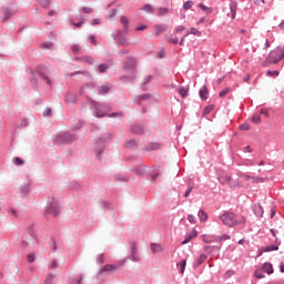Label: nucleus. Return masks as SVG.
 Here are the masks:
<instances>
[{"label": "nucleus", "mask_w": 284, "mask_h": 284, "mask_svg": "<svg viewBox=\"0 0 284 284\" xmlns=\"http://www.w3.org/2000/svg\"><path fill=\"white\" fill-rule=\"evenodd\" d=\"M75 61H82L88 65H94V59L91 55H84L82 58H75Z\"/></svg>", "instance_id": "10"}, {"label": "nucleus", "mask_w": 284, "mask_h": 284, "mask_svg": "<svg viewBox=\"0 0 284 284\" xmlns=\"http://www.w3.org/2000/svg\"><path fill=\"white\" fill-rule=\"evenodd\" d=\"M71 51L73 52V54H79V52L81 51V48H79L78 44H73L71 45Z\"/></svg>", "instance_id": "38"}, {"label": "nucleus", "mask_w": 284, "mask_h": 284, "mask_svg": "<svg viewBox=\"0 0 284 284\" xmlns=\"http://www.w3.org/2000/svg\"><path fill=\"white\" fill-rule=\"evenodd\" d=\"M250 179H252V181H254V182L261 181V183H263V181H265V179H263V178H255L252 175H246V181H250Z\"/></svg>", "instance_id": "35"}, {"label": "nucleus", "mask_w": 284, "mask_h": 284, "mask_svg": "<svg viewBox=\"0 0 284 284\" xmlns=\"http://www.w3.org/2000/svg\"><path fill=\"white\" fill-rule=\"evenodd\" d=\"M42 8H50V0H39Z\"/></svg>", "instance_id": "40"}, {"label": "nucleus", "mask_w": 284, "mask_h": 284, "mask_svg": "<svg viewBox=\"0 0 284 284\" xmlns=\"http://www.w3.org/2000/svg\"><path fill=\"white\" fill-rule=\"evenodd\" d=\"M280 272H282V274H284V264L283 263L280 264Z\"/></svg>", "instance_id": "63"}, {"label": "nucleus", "mask_w": 284, "mask_h": 284, "mask_svg": "<svg viewBox=\"0 0 284 284\" xmlns=\"http://www.w3.org/2000/svg\"><path fill=\"white\" fill-rule=\"evenodd\" d=\"M252 122L255 124L261 123V115L260 114H255L252 116Z\"/></svg>", "instance_id": "39"}, {"label": "nucleus", "mask_w": 284, "mask_h": 284, "mask_svg": "<svg viewBox=\"0 0 284 284\" xmlns=\"http://www.w3.org/2000/svg\"><path fill=\"white\" fill-rule=\"evenodd\" d=\"M260 114H263L264 116H270V111H267L266 108H263L260 110Z\"/></svg>", "instance_id": "46"}, {"label": "nucleus", "mask_w": 284, "mask_h": 284, "mask_svg": "<svg viewBox=\"0 0 284 284\" xmlns=\"http://www.w3.org/2000/svg\"><path fill=\"white\" fill-rule=\"evenodd\" d=\"M27 258H28V262L29 263H34V254H29L28 256H27Z\"/></svg>", "instance_id": "51"}, {"label": "nucleus", "mask_w": 284, "mask_h": 284, "mask_svg": "<svg viewBox=\"0 0 284 284\" xmlns=\"http://www.w3.org/2000/svg\"><path fill=\"white\" fill-rule=\"evenodd\" d=\"M132 261H141V257L139 256V250L136 248V243H132Z\"/></svg>", "instance_id": "11"}, {"label": "nucleus", "mask_w": 284, "mask_h": 284, "mask_svg": "<svg viewBox=\"0 0 284 284\" xmlns=\"http://www.w3.org/2000/svg\"><path fill=\"white\" fill-rule=\"evenodd\" d=\"M250 124L248 123H243L240 125V130H242V132H247V130H250Z\"/></svg>", "instance_id": "41"}, {"label": "nucleus", "mask_w": 284, "mask_h": 284, "mask_svg": "<svg viewBox=\"0 0 284 284\" xmlns=\"http://www.w3.org/2000/svg\"><path fill=\"white\" fill-rule=\"evenodd\" d=\"M190 34H193V37H201V31L194 27L190 29Z\"/></svg>", "instance_id": "31"}, {"label": "nucleus", "mask_w": 284, "mask_h": 284, "mask_svg": "<svg viewBox=\"0 0 284 284\" xmlns=\"http://www.w3.org/2000/svg\"><path fill=\"white\" fill-rule=\"evenodd\" d=\"M200 99L202 101H207L210 99V91H207V87L203 85L199 91Z\"/></svg>", "instance_id": "7"}, {"label": "nucleus", "mask_w": 284, "mask_h": 284, "mask_svg": "<svg viewBox=\"0 0 284 284\" xmlns=\"http://www.w3.org/2000/svg\"><path fill=\"white\" fill-rule=\"evenodd\" d=\"M105 70H108V64H100L99 65V71L100 72H105Z\"/></svg>", "instance_id": "49"}, {"label": "nucleus", "mask_w": 284, "mask_h": 284, "mask_svg": "<svg viewBox=\"0 0 284 284\" xmlns=\"http://www.w3.org/2000/svg\"><path fill=\"white\" fill-rule=\"evenodd\" d=\"M53 278H54V275H49V277L47 278L45 283L47 284H51Z\"/></svg>", "instance_id": "56"}, {"label": "nucleus", "mask_w": 284, "mask_h": 284, "mask_svg": "<svg viewBox=\"0 0 284 284\" xmlns=\"http://www.w3.org/2000/svg\"><path fill=\"white\" fill-rule=\"evenodd\" d=\"M81 12H83L84 14H92L93 10L90 7H83L82 9H80Z\"/></svg>", "instance_id": "36"}, {"label": "nucleus", "mask_w": 284, "mask_h": 284, "mask_svg": "<svg viewBox=\"0 0 284 284\" xmlns=\"http://www.w3.org/2000/svg\"><path fill=\"white\" fill-rule=\"evenodd\" d=\"M83 23H85V22L83 21V18H82V20H80L79 22H75L74 26H75V28H81V26H83Z\"/></svg>", "instance_id": "53"}, {"label": "nucleus", "mask_w": 284, "mask_h": 284, "mask_svg": "<svg viewBox=\"0 0 284 284\" xmlns=\"http://www.w3.org/2000/svg\"><path fill=\"white\" fill-rule=\"evenodd\" d=\"M262 272H265V274L271 275L274 272V266L270 262H265L262 265Z\"/></svg>", "instance_id": "9"}, {"label": "nucleus", "mask_w": 284, "mask_h": 284, "mask_svg": "<svg viewBox=\"0 0 284 284\" xmlns=\"http://www.w3.org/2000/svg\"><path fill=\"white\" fill-rule=\"evenodd\" d=\"M155 31H156V34H163V32H165V27L161 26V24H156L155 26Z\"/></svg>", "instance_id": "33"}, {"label": "nucleus", "mask_w": 284, "mask_h": 284, "mask_svg": "<svg viewBox=\"0 0 284 284\" xmlns=\"http://www.w3.org/2000/svg\"><path fill=\"white\" fill-rule=\"evenodd\" d=\"M189 223H196V217L192 214L187 215Z\"/></svg>", "instance_id": "47"}, {"label": "nucleus", "mask_w": 284, "mask_h": 284, "mask_svg": "<svg viewBox=\"0 0 284 284\" xmlns=\"http://www.w3.org/2000/svg\"><path fill=\"white\" fill-rule=\"evenodd\" d=\"M17 11L12 9H4L3 14H4V21H8L14 14Z\"/></svg>", "instance_id": "20"}, {"label": "nucleus", "mask_w": 284, "mask_h": 284, "mask_svg": "<svg viewBox=\"0 0 284 284\" xmlns=\"http://www.w3.org/2000/svg\"><path fill=\"white\" fill-rule=\"evenodd\" d=\"M271 45V42L268 39L265 40V43H264V50H267V48H270Z\"/></svg>", "instance_id": "57"}, {"label": "nucleus", "mask_w": 284, "mask_h": 284, "mask_svg": "<svg viewBox=\"0 0 284 284\" xmlns=\"http://www.w3.org/2000/svg\"><path fill=\"white\" fill-rule=\"evenodd\" d=\"M132 132H134V134H143V126L135 125L132 128Z\"/></svg>", "instance_id": "30"}, {"label": "nucleus", "mask_w": 284, "mask_h": 284, "mask_svg": "<svg viewBox=\"0 0 284 284\" xmlns=\"http://www.w3.org/2000/svg\"><path fill=\"white\" fill-rule=\"evenodd\" d=\"M264 252H278V245L271 244L268 246H263Z\"/></svg>", "instance_id": "17"}, {"label": "nucleus", "mask_w": 284, "mask_h": 284, "mask_svg": "<svg viewBox=\"0 0 284 284\" xmlns=\"http://www.w3.org/2000/svg\"><path fill=\"white\" fill-rule=\"evenodd\" d=\"M114 270H116V266L108 264L100 270V273L105 274V272H114Z\"/></svg>", "instance_id": "15"}, {"label": "nucleus", "mask_w": 284, "mask_h": 284, "mask_svg": "<svg viewBox=\"0 0 284 284\" xmlns=\"http://www.w3.org/2000/svg\"><path fill=\"white\" fill-rule=\"evenodd\" d=\"M120 23H122V26H124V30H128V23H130V21L128 20V17H125V16L121 17Z\"/></svg>", "instance_id": "32"}, {"label": "nucleus", "mask_w": 284, "mask_h": 284, "mask_svg": "<svg viewBox=\"0 0 284 284\" xmlns=\"http://www.w3.org/2000/svg\"><path fill=\"white\" fill-rule=\"evenodd\" d=\"M194 190V183L193 182H189L187 183V189L184 193V199H187L190 196V194H192V191Z\"/></svg>", "instance_id": "18"}, {"label": "nucleus", "mask_w": 284, "mask_h": 284, "mask_svg": "<svg viewBox=\"0 0 284 284\" xmlns=\"http://www.w3.org/2000/svg\"><path fill=\"white\" fill-rule=\"evenodd\" d=\"M13 163H14L16 165H23V160H21L20 158H14V159H13Z\"/></svg>", "instance_id": "45"}, {"label": "nucleus", "mask_w": 284, "mask_h": 284, "mask_svg": "<svg viewBox=\"0 0 284 284\" xmlns=\"http://www.w3.org/2000/svg\"><path fill=\"white\" fill-rule=\"evenodd\" d=\"M254 276L255 278H265V274L258 270L255 271Z\"/></svg>", "instance_id": "42"}, {"label": "nucleus", "mask_w": 284, "mask_h": 284, "mask_svg": "<svg viewBox=\"0 0 284 284\" xmlns=\"http://www.w3.org/2000/svg\"><path fill=\"white\" fill-rule=\"evenodd\" d=\"M48 212L52 214V216H59V205H57V203L49 205Z\"/></svg>", "instance_id": "12"}, {"label": "nucleus", "mask_w": 284, "mask_h": 284, "mask_svg": "<svg viewBox=\"0 0 284 284\" xmlns=\"http://www.w3.org/2000/svg\"><path fill=\"white\" fill-rule=\"evenodd\" d=\"M165 57V51L158 52V59H163Z\"/></svg>", "instance_id": "59"}, {"label": "nucleus", "mask_w": 284, "mask_h": 284, "mask_svg": "<svg viewBox=\"0 0 284 284\" xmlns=\"http://www.w3.org/2000/svg\"><path fill=\"white\" fill-rule=\"evenodd\" d=\"M221 240H222V241H230V235H229V234H223V235L221 236Z\"/></svg>", "instance_id": "60"}, {"label": "nucleus", "mask_w": 284, "mask_h": 284, "mask_svg": "<svg viewBox=\"0 0 284 284\" xmlns=\"http://www.w3.org/2000/svg\"><path fill=\"white\" fill-rule=\"evenodd\" d=\"M244 152H252V148H251L250 145H246V146L244 148Z\"/></svg>", "instance_id": "62"}, {"label": "nucleus", "mask_w": 284, "mask_h": 284, "mask_svg": "<svg viewBox=\"0 0 284 284\" xmlns=\"http://www.w3.org/2000/svg\"><path fill=\"white\" fill-rule=\"evenodd\" d=\"M144 12H154V8H152L150 4H145L143 7Z\"/></svg>", "instance_id": "44"}, {"label": "nucleus", "mask_w": 284, "mask_h": 284, "mask_svg": "<svg viewBox=\"0 0 284 284\" xmlns=\"http://www.w3.org/2000/svg\"><path fill=\"white\" fill-rule=\"evenodd\" d=\"M213 110H214V104H210L205 106L203 110V116H207V114H210V112H212Z\"/></svg>", "instance_id": "25"}, {"label": "nucleus", "mask_w": 284, "mask_h": 284, "mask_svg": "<svg viewBox=\"0 0 284 284\" xmlns=\"http://www.w3.org/2000/svg\"><path fill=\"white\" fill-rule=\"evenodd\" d=\"M151 252L153 254H159L160 252H163V246H161V244L152 243L151 244Z\"/></svg>", "instance_id": "14"}, {"label": "nucleus", "mask_w": 284, "mask_h": 284, "mask_svg": "<svg viewBox=\"0 0 284 284\" xmlns=\"http://www.w3.org/2000/svg\"><path fill=\"white\" fill-rule=\"evenodd\" d=\"M158 12H159L160 17H165V14H170V9H168V8H159Z\"/></svg>", "instance_id": "27"}, {"label": "nucleus", "mask_w": 284, "mask_h": 284, "mask_svg": "<svg viewBox=\"0 0 284 284\" xmlns=\"http://www.w3.org/2000/svg\"><path fill=\"white\" fill-rule=\"evenodd\" d=\"M197 216L201 223H205V221H207V213L204 210H200Z\"/></svg>", "instance_id": "19"}, {"label": "nucleus", "mask_w": 284, "mask_h": 284, "mask_svg": "<svg viewBox=\"0 0 284 284\" xmlns=\"http://www.w3.org/2000/svg\"><path fill=\"white\" fill-rule=\"evenodd\" d=\"M95 116L98 118V119H101V116H105V113H103V112H95Z\"/></svg>", "instance_id": "61"}, {"label": "nucleus", "mask_w": 284, "mask_h": 284, "mask_svg": "<svg viewBox=\"0 0 284 284\" xmlns=\"http://www.w3.org/2000/svg\"><path fill=\"white\" fill-rule=\"evenodd\" d=\"M74 139H77V136H74V134L64 133L60 136V142L61 143H72V141H74Z\"/></svg>", "instance_id": "6"}, {"label": "nucleus", "mask_w": 284, "mask_h": 284, "mask_svg": "<svg viewBox=\"0 0 284 284\" xmlns=\"http://www.w3.org/2000/svg\"><path fill=\"white\" fill-rule=\"evenodd\" d=\"M192 6H194V1L189 0V1L184 2L183 9L184 10H190V8H192Z\"/></svg>", "instance_id": "34"}, {"label": "nucleus", "mask_w": 284, "mask_h": 284, "mask_svg": "<svg viewBox=\"0 0 284 284\" xmlns=\"http://www.w3.org/2000/svg\"><path fill=\"white\" fill-rule=\"evenodd\" d=\"M217 180H219V183H221L222 185H225L226 183H230L232 181V176L227 174H223V175H219Z\"/></svg>", "instance_id": "13"}, {"label": "nucleus", "mask_w": 284, "mask_h": 284, "mask_svg": "<svg viewBox=\"0 0 284 284\" xmlns=\"http://www.w3.org/2000/svg\"><path fill=\"white\" fill-rule=\"evenodd\" d=\"M220 221H222L223 225H226V227H236L239 225H244L246 219L245 216L239 219L234 212L226 211L220 215Z\"/></svg>", "instance_id": "1"}, {"label": "nucleus", "mask_w": 284, "mask_h": 284, "mask_svg": "<svg viewBox=\"0 0 284 284\" xmlns=\"http://www.w3.org/2000/svg\"><path fill=\"white\" fill-rule=\"evenodd\" d=\"M280 30H284V21L278 24Z\"/></svg>", "instance_id": "64"}, {"label": "nucleus", "mask_w": 284, "mask_h": 284, "mask_svg": "<svg viewBox=\"0 0 284 284\" xmlns=\"http://www.w3.org/2000/svg\"><path fill=\"white\" fill-rule=\"evenodd\" d=\"M199 236V231L193 229L191 232L185 234L184 241H182V245H187L192 239H196Z\"/></svg>", "instance_id": "3"}, {"label": "nucleus", "mask_w": 284, "mask_h": 284, "mask_svg": "<svg viewBox=\"0 0 284 284\" xmlns=\"http://www.w3.org/2000/svg\"><path fill=\"white\" fill-rule=\"evenodd\" d=\"M166 41H169V43H173V45H176L179 43V39L176 38V36H165Z\"/></svg>", "instance_id": "23"}, {"label": "nucleus", "mask_w": 284, "mask_h": 284, "mask_svg": "<svg viewBox=\"0 0 284 284\" xmlns=\"http://www.w3.org/2000/svg\"><path fill=\"white\" fill-rule=\"evenodd\" d=\"M267 74H270V77H278V71H276V70H274V71L268 70Z\"/></svg>", "instance_id": "50"}, {"label": "nucleus", "mask_w": 284, "mask_h": 284, "mask_svg": "<svg viewBox=\"0 0 284 284\" xmlns=\"http://www.w3.org/2000/svg\"><path fill=\"white\" fill-rule=\"evenodd\" d=\"M125 148H128V150H134V148H136V142L134 140L128 141Z\"/></svg>", "instance_id": "26"}, {"label": "nucleus", "mask_w": 284, "mask_h": 284, "mask_svg": "<svg viewBox=\"0 0 284 284\" xmlns=\"http://www.w3.org/2000/svg\"><path fill=\"white\" fill-rule=\"evenodd\" d=\"M229 93H230V88H225L220 92L219 97L220 99H223V97H226V94Z\"/></svg>", "instance_id": "37"}, {"label": "nucleus", "mask_w": 284, "mask_h": 284, "mask_svg": "<svg viewBox=\"0 0 284 284\" xmlns=\"http://www.w3.org/2000/svg\"><path fill=\"white\" fill-rule=\"evenodd\" d=\"M239 8V3L236 1L230 2V12H231V19H236V10Z\"/></svg>", "instance_id": "8"}, {"label": "nucleus", "mask_w": 284, "mask_h": 284, "mask_svg": "<svg viewBox=\"0 0 284 284\" xmlns=\"http://www.w3.org/2000/svg\"><path fill=\"white\" fill-rule=\"evenodd\" d=\"M186 265H187V260H182L180 262V274H183L185 272Z\"/></svg>", "instance_id": "28"}, {"label": "nucleus", "mask_w": 284, "mask_h": 284, "mask_svg": "<svg viewBox=\"0 0 284 284\" xmlns=\"http://www.w3.org/2000/svg\"><path fill=\"white\" fill-rule=\"evenodd\" d=\"M89 41H90V43H92L93 45H97V38H94V36H90V37H89Z\"/></svg>", "instance_id": "52"}, {"label": "nucleus", "mask_w": 284, "mask_h": 284, "mask_svg": "<svg viewBox=\"0 0 284 284\" xmlns=\"http://www.w3.org/2000/svg\"><path fill=\"white\" fill-rule=\"evenodd\" d=\"M43 115H44V116H52V109H45V110L43 111Z\"/></svg>", "instance_id": "48"}, {"label": "nucleus", "mask_w": 284, "mask_h": 284, "mask_svg": "<svg viewBox=\"0 0 284 284\" xmlns=\"http://www.w3.org/2000/svg\"><path fill=\"white\" fill-rule=\"evenodd\" d=\"M42 48H47V50H50V48H52V43L50 42L43 43Z\"/></svg>", "instance_id": "55"}, {"label": "nucleus", "mask_w": 284, "mask_h": 284, "mask_svg": "<svg viewBox=\"0 0 284 284\" xmlns=\"http://www.w3.org/2000/svg\"><path fill=\"white\" fill-rule=\"evenodd\" d=\"M207 261V255L205 253L200 254V256L195 257L193 262V267H201L202 264Z\"/></svg>", "instance_id": "4"}, {"label": "nucleus", "mask_w": 284, "mask_h": 284, "mask_svg": "<svg viewBox=\"0 0 284 284\" xmlns=\"http://www.w3.org/2000/svg\"><path fill=\"white\" fill-rule=\"evenodd\" d=\"M199 8H200L203 12H205V14H212V12H214V9H212L211 7H207V6L203 4V3H200V4H199Z\"/></svg>", "instance_id": "16"}, {"label": "nucleus", "mask_w": 284, "mask_h": 284, "mask_svg": "<svg viewBox=\"0 0 284 284\" xmlns=\"http://www.w3.org/2000/svg\"><path fill=\"white\" fill-rule=\"evenodd\" d=\"M65 101H67V103H74L77 101V95H74V94H67Z\"/></svg>", "instance_id": "29"}, {"label": "nucleus", "mask_w": 284, "mask_h": 284, "mask_svg": "<svg viewBox=\"0 0 284 284\" xmlns=\"http://www.w3.org/2000/svg\"><path fill=\"white\" fill-rule=\"evenodd\" d=\"M98 92H99V94H108V92H110V87L101 85L98 88Z\"/></svg>", "instance_id": "24"}, {"label": "nucleus", "mask_w": 284, "mask_h": 284, "mask_svg": "<svg viewBox=\"0 0 284 284\" xmlns=\"http://www.w3.org/2000/svg\"><path fill=\"white\" fill-rule=\"evenodd\" d=\"M236 273L232 270H227L225 272V278H232V276H234Z\"/></svg>", "instance_id": "43"}, {"label": "nucleus", "mask_w": 284, "mask_h": 284, "mask_svg": "<svg viewBox=\"0 0 284 284\" xmlns=\"http://www.w3.org/2000/svg\"><path fill=\"white\" fill-rule=\"evenodd\" d=\"M101 21L99 19H93L91 26H99Z\"/></svg>", "instance_id": "54"}, {"label": "nucleus", "mask_w": 284, "mask_h": 284, "mask_svg": "<svg viewBox=\"0 0 284 284\" xmlns=\"http://www.w3.org/2000/svg\"><path fill=\"white\" fill-rule=\"evenodd\" d=\"M253 212L257 219H263V214H265V210H263V205L261 204H254Z\"/></svg>", "instance_id": "5"}, {"label": "nucleus", "mask_w": 284, "mask_h": 284, "mask_svg": "<svg viewBox=\"0 0 284 284\" xmlns=\"http://www.w3.org/2000/svg\"><path fill=\"white\" fill-rule=\"evenodd\" d=\"M189 92H190V88L181 87L179 89V94H180V97H182V99H185V97H187Z\"/></svg>", "instance_id": "22"}, {"label": "nucleus", "mask_w": 284, "mask_h": 284, "mask_svg": "<svg viewBox=\"0 0 284 284\" xmlns=\"http://www.w3.org/2000/svg\"><path fill=\"white\" fill-rule=\"evenodd\" d=\"M263 253H265V251H263V247H261V248H258V251H257V258L260 257V256H263Z\"/></svg>", "instance_id": "58"}, {"label": "nucleus", "mask_w": 284, "mask_h": 284, "mask_svg": "<svg viewBox=\"0 0 284 284\" xmlns=\"http://www.w3.org/2000/svg\"><path fill=\"white\" fill-rule=\"evenodd\" d=\"M204 252H207L209 254H212V252H214V250H216L217 252L221 251V247L219 246H211V245H205L203 246Z\"/></svg>", "instance_id": "21"}, {"label": "nucleus", "mask_w": 284, "mask_h": 284, "mask_svg": "<svg viewBox=\"0 0 284 284\" xmlns=\"http://www.w3.org/2000/svg\"><path fill=\"white\" fill-rule=\"evenodd\" d=\"M284 59V50L281 45L272 50L263 61V68H268V65H276L278 62Z\"/></svg>", "instance_id": "2"}]
</instances>
